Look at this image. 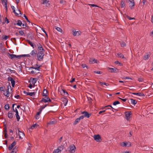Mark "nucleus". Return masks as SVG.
Listing matches in <instances>:
<instances>
[{"label": "nucleus", "instance_id": "nucleus-1", "mask_svg": "<svg viewBox=\"0 0 153 153\" xmlns=\"http://www.w3.org/2000/svg\"><path fill=\"white\" fill-rule=\"evenodd\" d=\"M37 45L38 46L37 50L38 51L37 60L39 61H42L44 56L45 55L44 53L45 50L40 43L37 44Z\"/></svg>", "mask_w": 153, "mask_h": 153}, {"label": "nucleus", "instance_id": "nucleus-2", "mask_svg": "<svg viewBox=\"0 0 153 153\" xmlns=\"http://www.w3.org/2000/svg\"><path fill=\"white\" fill-rule=\"evenodd\" d=\"M51 107L50 108V109L51 110V111L53 112L57 111L59 108V105L56 104L51 105Z\"/></svg>", "mask_w": 153, "mask_h": 153}, {"label": "nucleus", "instance_id": "nucleus-3", "mask_svg": "<svg viewBox=\"0 0 153 153\" xmlns=\"http://www.w3.org/2000/svg\"><path fill=\"white\" fill-rule=\"evenodd\" d=\"M40 102H43L45 103H46L48 102H51V100L49 97L47 96L42 98V100Z\"/></svg>", "mask_w": 153, "mask_h": 153}, {"label": "nucleus", "instance_id": "nucleus-4", "mask_svg": "<svg viewBox=\"0 0 153 153\" xmlns=\"http://www.w3.org/2000/svg\"><path fill=\"white\" fill-rule=\"evenodd\" d=\"M69 148V153H74L76 149V147L75 146L73 145L70 146Z\"/></svg>", "mask_w": 153, "mask_h": 153}, {"label": "nucleus", "instance_id": "nucleus-5", "mask_svg": "<svg viewBox=\"0 0 153 153\" xmlns=\"http://www.w3.org/2000/svg\"><path fill=\"white\" fill-rule=\"evenodd\" d=\"M94 140L97 142H100L102 140L101 136L99 134L94 135Z\"/></svg>", "mask_w": 153, "mask_h": 153}, {"label": "nucleus", "instance_id": "nucleus-6", "mask_svg": "<svg viewBox=\"0 0 153 153\" xmlns=\"http://www.w3.org/2000/svg\"><path fill=\"white\" fill-rule=\"evenodd\" d=\"M31 55L34 57H36V56H37V58L38 56V52L37 51L36 49H34L32 50L30 53Z\"/></svg>", "mask_w": 153, "mask_h": 153}, {"label": "nucleus", "instance_id": "nucleus-7", "mask_svg": "<svg viewBox=\"0 0 153 153\" xmlns=\"http://www.w3.org/2000/svg\"><path fill=\"white\" fill-rule=\"evenodd\" d=\"M81 114H84V117L87 118H89L91 116V114L89 113L87 111H84L81 112Z\"/></svg>", "mask_w": 153, "mask_h": 153}, {"label": "nucleus", "instance_id": "nucleus-8", "mask_svg": "<svg viewBox=\"0 0 153 153\" xmlns=\"http://www.w3.org/2000/svg\"><path fill=\"white\" fill-rule=\"evenodd\" d=\"M8 54L10 56V57L11 59H13L14 58H16V59H19V55H17L15 54H11L9 53H8Z\"/></svg>", "mask_w": 153, "mask_h": 153}, {"label": "nucleus", "instance_id": "nucleus-9", "mask_svg": "<svg viewBox=\"0 0 153 153\" xmlns=\"http://www.w3.org/2000/svg\"><path fill=\"white\" fill-rule=\"evenodd\" d=\"M130 2L131 3L130 4L129 7L131 9H132L134 8V6H135V3L134 2V0H132L131 1L130 0H129L128 1V2ZM126 2H127L128 1H126Z\"/></svg>", "mask_w": 153, "mask_h": 153}, {"label": "nucleus", "instance_id": "nucleus-10", "mask_svg": "<svg viewBox=\"0 0 153 153\" xmlns=\"http://www.w3.org/2000/svg\"><path fill=\"white\" fill-rule=\"evenodd\" d=\"M16 141H14L10 145H9L8 148L9 150H11L14 146L16 144Z\"/></svg>", "mask_w": 153, "mask_h": 153}, {"label": "nucleus", "instance_id": "nucleus-11", "mask_svg": "<svg viewBox=\"0 0 153 153\" xmlns=\"http://www.w3.org/2000/svg\"><path fill=\"white\" fill-rule=\"evenodd\" d=\"M109 69L110 70V72L111 73H117L119 72V69L115 68H109Z\"/></svg>", "mask_w": 153, "mask_h": 153}, {"label": "nucleus", "instance_id": "nucleus-12", "mask_svg": "<svg viewBox=\"0 0 153 153\" xmlns=\"http://www.w3.org/2000/svg\"><path fill=\"white\" fill-rule=\"evenodd\" d=\"M125 116L127 120H129L131 118V111L126 112L125 113Z\"/></svg>", "mask_w": 153, "mask_h": 153}, {"label": "nucleus", "instance_id": "nucleus-13", "mask_svg": "<svg viewBox=\"0 0 153 153\" xmlns=\"http://www.w3.org/2000/svg\"><path fill=\"white\" fill-rule=\"evenodd\" d=\"M26 41L28 42V43L30 45V46L33 47V48H35L36 47V45L34 43H32L28 39H27Z\"/></svg>", "mask_w": 153, "mask_h": 153}, {"label": "nucleus", "instance_id": "nucleus-14", "mask_svg": "<svg viewBox=\"0 0 153 153\" xmlns=\"http://www.w3.org/2000/svg\"><path fill=\"white\" fill-rule=\"evenodd\" d=\"M36 92H27L25 91H23V93L26 94L27 95H29L31 96H34L35 94V93Z\"/></svg>", "mask_w": 153, "mask_h": 153}, {"label": "nucleus", "instance_id": "nucleus-15", "mask_svg": "<svg viewBox=\"0 0 153 153\" xmlns=\"http://www.w3.org/2000/svg\"><path fill=\"white\" fill-rule=\"evenodd\" d=\"M58 148H59V149H61V151L62 150H63V151L64 152H65L66 151H67L65 147V144L62 145L60 146H59Z\"/></svg>", "mask_w": 153, "mask_h": 153}, {"label": "nucleus", "instance_id": "nucleus-16", "mask_svg": "<svg viewBox=\"0 0 153 153\" xmlns=\"http://www.w3.org/2000/svg\"><path fill=\"white\" fill-rule=\"evenodd\" d=\"M37 80L38 79L37 78L31 77L30 78V81H29V82H31L32 83L34 84V86H35V84L37 81Z\"/></svg>", "mask_w": 153, "mask_h": 153}, {"label": "nucleus", "instance_id": "nucleus-17", "mask_svg": "<svg viewBox=\"0 0 153 153\" xmlns=\"http://www.w3.org/2000/svg\"><path fill=\"white\" fill-rule=\"evenodd\" d=\"M99 61H98L97 59H91L89 60V63L90 64H93V63H97V62H98Z\"/></svg>", "mask_w": 153, "mask_h": 153}, {"label": "nucleus", "instance_id": "nucleus-18", "mask_svg": "<svg viewBox=\"0 0 153 153\" xmlns=\"http://www.w3.org/2000/svg\"><path fill=\"white\" fill-rule=\"evenodd\" d=\"M61 99L64 102V106H66L68 102L67 99L65 98H62Z\"/></svg>", "mask_w": 153, "mask_h": 153}, {"label": "nucleus", "instance_id": "nucleus-19", "mask_svg": "<svg viewBox=\"0 0 153 153\" xmlns=\"http://www.w3.org/2000/svg\"><path fill=\"white\" fill-rule=\"evenodd\" d=\"M48 91L47 89H44L42 93V95L43 97H46L48 96Z\"/></svg>", "mask_w": 153, "mask_h": 153}, {"label": "nucleus", "instance_id": "nucleus-20", "mask_svg": "<svg viewBox=\"0 0 153 153\" xmlns=\"http://www.w3.org/2000/svg\"><path fill=\"white\" fill-rule=\"evenodd\" d=\"M11 8H12V10H13V12L15 13V14L16 16H21V15L19 16V14L17 13L16 12V11L14 9L15 7H14V6H11Z\"/></svg>", "mask_w": 153, "mask_h": 153}, {"label": "nucleus", "instance_id": "nucleus-21", "mask_svg": "<svg viewBox=\"0 0 153 153\" xmlns=\"http://www.w3.org/2000/svg\"><path fill=\"white\" fill-rule=\"evenodd\" d=\"M7 79L8 81L11 82V84L15 82L14 79L10 76Z\"/></svg>", "mask_w": 153, "mask_h": 153}, {"label": "nucleus", "instance_id": "nucleus-22", "mask_svg": "<svg viewBox=\"0 0 153 153\" xmlns=\"http://www.w3.org/2000/svg\"><path fill=\"white\" fill-rule=\"evenodd\" d=\"M30 57V55L29 54L20 55H19V59H20L21 57Z\"/></svg>", "mask_w": 153, "mask_h": 153}, {"label": "nucleus", "instance_id": "nucleus-23", "mask_svg": "<svg viewBox=\"0 0 153 153\" xmlns=\"http://www.w3.org/2000/svg\"><path fill=\"white\" fill-rule=\"evenodd\" d=\"M38 127H39V125L38 124H36V123H35V124H33L32 126L30 127V129H33L34 128H37Z\"/></svg>", "mask_w": 153, "mask_h": 153}, {"label": "nucleus", "instance_id": "nucleus-24", "mask_svg": "<svg viewBox=\"0 0 153 153\" xmlns=\"http://www.w3.org/2000/svg\"><path fill=\"white\" fill-rule=\"evenodd\" d=\"M10 37V36H7L5 35H2V40H7L8 38H9Z\"/></svg>", "mask_w": 153, "mask_h": 153}, {"label": "nucleus", "instance_id": "nucleus-25", "mask_svg": "<svg viewBox=\"0 0 153 153\" xmlns=\"http://www.w3.org/2000/svg\"><path fill=\"white\" fill-rule=\"evenodd\" d=\"M80 120L79 118L76 119L73 123V125L74 126H75L78 123H79V122L80 121Z\"/></svg>", "mask_w": 153, "mask_h": 153}, {"label": "nucleus", "instance_id": "nucleus-26", "mask_svg": "<svg viewBox=\"0 0 153 153\" xmlns=\"http://www.w3.org/2000/svg\"><path fill=\"white\" fill-rule=\"evenodd\" d=\"M63 92L64 94V96L65 97H67L68 96V92L65 89H62Z\"/></svg>", "mask_w": 153, "mask_h": 153}, {"label": "nucleus", "instance_id": "nucleus-27", "mask_svg": "<svg viewBox=\"0 0 153 153\" xmlns=\"http://www.w3.org/2000/svg\"><path fill=\"white\" fill-rule=\"evenodd\" d=\"M56 120L50 121L47 123L48 125H52L56 123Z\"/></svg>", "mask_w": 153, "mask_h": 153}, {"label": "nucleus", "instance_id": "nucleus-28", "mask_svg": "<svg viewBox=\"0 0 153 153\" xmlns=\"http://www.w3.org/2000/svg\"><path fill=\"white\" fill-rule=\"evenodd\" d=\"M18 135L19 136V138H22V137H24L25 136V134L23 132H20V133L18 134Z\"/></svg>", "mask_w": 153, "mask_h": 153}, {"label": "nucleus", "instance_id": "nucleus-29", "mask_svg": "<svg viewBox=\"0 0 153 153\" xmlns=\"http://www.w3.org/2000/svg\"><path fill=\"white\" fill-rule=\"evenodd\" d=\"M130 100L131 101V103L132 104L134 105H135L137 103V101L136 100H135L133 99H131Z\"/></svg>", "mask_w": 153, "mask_h": 153}, {"label": "nucleus", "instance_id": "nucleus-30", "mask_svg": "<svg viewBox=\"0 0 153 153\" xmlns=\"http://www.w3.org/2000/svg\"><path fill=\"white\" fill-rule=\"evenodd\" d=\"M119 42L120 43L121 47H124L126 46V44L123 41H119Z\"/></svg>", "mask_w": 153, "mask_h": 153}, {"label": "nucleus", "instance_id": "nucleus-31", "mask_svg": "<svg viewBox=\"0 0 153 153\" xmlns=\"http://www.w3.org/2000/svg\"><path fill=\"white\" fill-rule=\"evenodd\" d=\"M8 117L10 119H12L13 117V113L12 112H11L10 111H9L8 113Z\"/></svg>", "mask_w": 153, "mask_h": 153}, {"label": "nucleus", "instance_id": "nucleus-32", "mask_svg": "<svg viewBox=\"0 0 153 153\" xmlns=\"http://www.w3.org/2000/svg\"><path fill=\"white\" fill-rule=\"evenodd\" d=\"M117 55L118 57L122 59L126 58L124 57V55L121 53H118Z\"/></svg>", "mask_w": 153, "mask_h": 153}, {"label": "nucleus", "instance_id": "nucleus-33", "mask_svg": "<svg viewBox=\"0 0 153 153\" xmlns=\"http://www.w3.org/2000/svg\"><path fill=\"white\" fill-rule=\"evenodd\" d=\"M22 21L20 20H17V23L16 24H14L15 25H16L19 26H21L22 25Z\"/></svg>", "mask_w": 153, "mask_h": 153}, {"label": "nucleus", "instance_id": "nucleus-34", "mask_svg": "<svg viewBox=\"0 0 153 153\" xmlns=\"http://www.w3.org/2000/svg\"><path fill=\"white\" fill-rule=\"evenodd\" d=\"M9 87H10V88L11 90L12 89L11 86L10 85V83L9 82V84L7 86V88L6 90V93H10V91H9Z\"/></svg>", "mask_w": 153, "mask_h": 153}, {"label": "nucleus", "instance_id": "nucleus-35", "mask_svg": "<svg viewBox=\"0 0 153 153\" xmlns=\"http://www.w3.org/2000/svg\"><path fill=\"white\" fill-rule=\"evenodd\" d=\"M35 65L37 67H35V69L37 70L38 71L40 70V69L41 67H42V65H39L38 64H36Z\"/></svg>", "mask_w": 153, "mask_h": 153}, {"label": "nucleus", "instance_id": "nucleus-36", "mask_svg": "<svg viewBox=\"0 0 153 153\" xmlns=\"http://www.w3.org/2000/svg\"><path fill=\"white\" fill-rule=\"evenodd\" d=\"M59 152H61V149H59V148H57L56 149L54 150L53 153H58Z\"/></svg>", "mask_w": 153, "mask_h": 153}, {"label": "nucleus", "instance_id": "nucleus-37", "mask_svg": "<svg viewBox=\"0 0 153 153\" xmlns=\"http://www.w3.org/2000/svg\"><path fill=\"white\" fill-rule=\"evenodd\" d=\"M99 83L101 85V86H102L103 85H105L107 86L109 85V84L105 82H99Z\"/></svg>", "mask_w": 153, "mask_h": 153}, {"label": "nucleus", "instance_id": "nucleus-38", "mask_svg": "<svg viewBox=\"0 0 153 153\" xmlns=\"http://www.w3.org/2000/svg\"><path fill=\"white\" fill-rule=\"evenodd\" d=\"M4 108L6 110H9L10 108L9 104H6L5 105Z\"/></svg>", "mask_w": 153, "mask_h": 153}, {"label": "nucleus", "instance_id": "nucleus-39", "mask_svg": "<svg viewBox=\"0 0 153 153\" xmlns=\"http://www.w3.org/2000/svg\"><path fill=\"white\" fill-rule=\"evenodd\" d=\"M41 1V4H47L49 2V1L48 0H42Z\"/></svg>", "mask_w": 153, "mask_h": 153}, {"label": "nucleus", "instance_id": "nucleus-40", "mask_svg": "<svg viewBox=\"0 0 153 153\" xmlns=\"http://www.w3.org/2000/svg\"><path fill=\"white\" fill-rule=\"evenodd\" d=\"M125 5V2L123 0H122L121 3V8L124 7Z\"/></svg>", "mask_w": 153, "mask_h": 153}, {"label": "nucleus", "instance_id": "nucleus-41", "mask_svg": "<svg viewBox=\"0 0 153 153\" xmlns=\"http://www.w3.org/2000/svg\"><path fill=\"white\" fill-rule=\"evenodd\" d=\"M129 93L131 94L136 95H137L139 96H140V95L141 94V93H133L132 92H130Z\"/></svg>", "mask_w": 153, "mask_h": 153}, {"label": "nucleus", "instance_id": "nucleus-42", "mask_svg": "<svg viewBox=\"0 0 153 153\" xmlns=\"http://www.w3.org/2000/svg\"><path fill=\"white\" fill-rule=\"evenodd\" d=\"M119 104H120V102L119 101H117L113 102V105H116Z\"/></svg>", "mask_w": 153, "mask_h": 153}, {"label": "nucleus", "instance_id": "nucleus-43", "mask_svg": "<svg viewBox=\"0 0 153 153\" xmlns=\"http://www.w3.org/2000/svg\"><path fill=\"white\" fill-rule=\"evenodd\" d=\"M149 56H149V55L148 54L145 55L144 56L143 59L145 60L149 58Z\"/></svg>", "mask_w": 153, "mask_h": 153}, {"label": "nucleus", "instance_id": "nucleus-44", "mask_svg": "<svg viewBox=\"0 0 153 153\" xmlns=\"http://www.w3.org/2000/svg\"><path fill=\"white\" fill-rule=\"evenodd\" d=\"M15 115L16 116V117L17 119V121H19L20 119V116H19V114H15Z\"/></svg>", "mask_w": 153, "mask_h": 153}, {"label": "nucleus", "instance_id": "nucleus-45", "mask_svg": "<svg viewBox=\"0 0 153 153\" xmlns=\"http://www.w3.org/2000/svg\"><path fill=\"white\" fill-rule=\"evenodd\" d=\"M73 35L74 36H76L77 31H76L75 29H74L73 30Z\"/></svg>", "mask_w": 153, "mask_h": 153}, {"label": "nucleus", "instance_id": "nucleus-46", "mask_svg": "<svg viewBox=\"0 0 153 153\" xmlns=\"http://www.w3.org/2000/svg\"><path fill=\"white\" fill-rule=\"evenodd\" d=\"M114 63L116 64H119L120 66H123V64L122 63L119 62L118 61H116L114 62Z\"/></svg>", "mask_w": 153, "mask_h": 153}, {"label": "nucleus", "instance_id": "nucleus-47", "mask_svg": "<svg viewBox=\"0 0 153 153\" xmlns=\"http://www.w3.org/2000/svg\"><path fill=\"white\" fill-rule=\"evenodd\" d=\"M121 146L123 147L126 146V142H123L120 144Z\"/></svg>", "mask_w": 153, "mask_h": 153}, {"label": "nucleus", "instance_id": "nucleus-48", "mask_svg": "<svg viewBox=\"0 0 153 153\" xmlns=\"http://www.w3.org/2000/svg\"><path fill=\"white\" fill-rule=\"evenodd\" d=\"M88 101L89 103L91 105L92 104V101L93 100L90 97H88Z\"/></svg>", "mask_w": 153, "mask_h": 153}, {"label": "nucleus", "instance_id": "nucleus-49", "mask_svg": "<svg viewBox=\"0 0 153 153\" xmlns=\"http://www.w3.org/2000/svg\"><path fill=\"white\" fill-rule=\"evenodd\" d=\"M94 73L95 74H101L102 73V72L101 71H94Z\"/></svg>", "mask_w": 153, "mask_h": 153}, {"label": "nucleus", "instance_id": "nucleus-50", "mask_svg": "<svg viewBox=\"0 0 153 153\" xmlns=\"http://www.w3.org/2000/svg\"><path fill=\"white\" fill-rule=\"evenodd\" d=\"M88 5L89 6H91V7H99V6H98L97 5L95 4H88Z\"/></svg>", "mask_w": 153, "mask_h": 153}, {"label": "nucleus", "instance_id": "nucleus-51", "mask_svg": "<svg viewBox=\"0 0 153 153\" xmlns=\"http://www.w3.org/2000/svg\"><path fill=\"white\" fill-rule=\"evenodd\" d=\"M131 146V143L129 141L126 142V146L130 147Z\"/></svg>", "mask_w": 153, "mask_h": 153}, {"label": "nucleus", "instance_id": "nucleus-52", "mask_svg": "<svg viewBox=\"0 0 153 153\" xmlns=\"http://www.w3.org/2000/svg\"><path fill=\"white\" fill-rule=\"evenodd\" d=\"M24 17H25V19H26L27 22H28L29 23V24L30 23V21L29 20V19H28L27 17V16H26L25 15V14H24Z\"/></svg>", "mask_w": 153, "mask_h": 153}, {"label": "nucleus", "instance_id": "nucleus-53", "mask_svg": "<svg viewBox=\"0 0 153 153\" xmlns=\"http://www.w3.org/2000/svg\"><path fill=\"white\" fill-rule=\"evenodd\" d=\"M5 89V88L4 87H0V91H4Z\"/></svg>", "mask_w": 153, "mask_h": 153}, {"label": "nucleus", "instance_id": "nucleus-54", "mask_svg": "<svg viewBox=\"0 0 153 153\" xmlns=\"http://www.w3.org/2000/svg\"><path fill=\"white\" fill-rule=\"evenodd\" d=\"M19 33L20 35L22 36H23V35L24 34V33L22 30H19Z\"/></svg>", "mask_w": 153, "mask_h": 153}, {"label": "nucleus", "instance_id": "nucleus-55", "mask_svg": "<svg viewBox=\"0 0 153 153\" xmlns=\"http://www.w3.org/2000/svg\"><path fill=\"white\" fill-rule=\"evenodd\" d=\"M126 17L127 18H128L129 20H131V19H135L134 18H131L128 15L126 16Z\"/></svg>", "mask_w": 153, "mask_h": 153}, {"label": "nucleus", "instance_id": "nucleus-56", "mask_svg": "<svg viewBox=\"0 0 153 153\" xmlns=\"http://www.w3.org/2000/svg\"><path fill=\"white\" fill-rule=\"evenodd\" d=\"M32 33L31 32H30L29 33H28L27 35V37L29 38H31L32 36Z\"/></svg>", "mask_w": 153, "mask_h": 153}, {"label": "nucleus", "instance_id": "nucleus-57", "mask_svg": "<svg viewBox=\"0 0 153 153\" xmlns=\"http://www.w3.org/2000/svg\"><path fill=\"white\" fill-rule=\"evenodd\" d=\"M56 29L58 31H59V32H61V31H62V29L60 28V27H57L56 28Z\"/></svg>", "mask_w": 153, "mask_h": 153}, {"label": "nucleus", "instance_id": "nucleus-58", "mask_svg": "<svg viewBox=\"0 0 153 153\" xmlns=\"http://www.w3.org/2000/svg\"><path fill=\"white\" fill-rule=\"evenodd\" d=\"M60 3L61 4H65V3H66V1H64V0H61L60 1Z\"/></svg>", "mask_w": 153, "mask_h": 153}, {"label": "nucleus", "instance_id": "nucleus-59", "mask_svg": "<svg viewBox=\"0 0 153 153\" xmlns=\"http://www.w3.org/2000/svg\"><path fill=\"white\" fill-rule=\"evenodd\" d=\"M138 80L140 82H142L143 81V78H140L138 79Z\"/></svg>", "mask_w": 153, "mask_h": 153}, {"label": "nucleus", "instance_id": "nucleus-60", "mask_svg": "<svg viewBox=\"0 0 153 153\" xmlns=\"http://www.w3.org/2000/svg\"><path fill=\"white\" fill-rule=\"evenodd\" d=\"M5 22L7 24L9 22L8 19L7 17L5 18Z\"/></svg>", "mask_w": 153, "mask_h": 153}, {"label": "nucleus", "instance_id": "nucleus-61", "mask_svg": "<svg viewBox=\"0 0 153 153\" xmlns=\"http://www.w3.org/2000/svg\"><path fill=\"white\" fill-rule=\"evenodd\" d=\"M75 81V78H72L71 79V80L70 81V82L71 83H72L74 82Z\"/></svg>", "mask_w": 153, "mask_h": 153}, {"label": "nucleus", "instance_id": "nucleus-62", "mask_svg": "<svg viewBox=\"0 0 153 153\" xmlns=\"http://www.w3.org/2000/svg\"><path fill=\"white\" fill-rule=\"evenodd\" d=\"M81 33V32L80 31H77L76 36H79V35Z\"/></svg>", "mask_w": 153, "mask_h": 153}, {"label": "nucleus", "instance_id": "nucleus-63", "mask_svg": "<svg viewBox=\"0 0 153 153\" xmlns=\"http://www.w3.org/2000/svg\"><path fill=\"white\" fill-rule=\"evenodd\" d=\"M118 98L120 99L121 100H122V101H123V102H126L127 100L126 99H122V98H120V97H118Z\"/></svg>", "mask_w": 153, "mask_h": 153}, {"label": "nucleus", "instance_id": "nucleus-64", "mask_svg": "<svg viewBox=\"0 0 153 153\" xmlns=\"http://www.w3.org/2000/svg\"><path fill=\"white\" fill-rule=\"evenodd\" d=\"M19 71H21V72H22V65L20 66L19 67Z\"/></svg>", "mask_w": 153, "mask_h": 153}]
</instances>
